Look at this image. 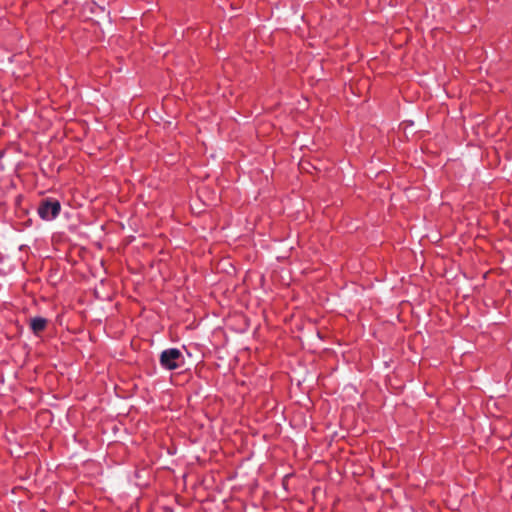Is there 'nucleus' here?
Segmentation results:
<instances>
[{"mask_svg": "<svg viewBox=\"0 0 512 512\" xmlns=\"http://www.w3.org/2000/svg\"><path fill=\"white\" fill-rule=\"evenodd\" d=\"M159 362L165 370H176L184 364V356L178 348H168L161 352Z\"/></svg>", "mask_w": 512, "mask_h": 512, "instance_id": "f257e3e1", "label": "nucleus"}, {"mask_svg": "<svg viewBox=\"0 0 512 512\" xmlns=\"http://www.w3.org/2000/svg\"><path fill=\"white\" fill-rule=\"evenodd\" d=\"M46 326L47 320L43 317H34L30 320V328L35 335H38L44 331Z\"/></svg>", "mask_w": 512, "mask_h": 512, "instance_id": "7ed1b4c3", "label": "nucleus"}, {"mask_svg": "<svg viewBox=\"0 0 512 512\" xmlns=\"http://www.w3.org/2000/svg\"><path fill=\"white\" fill-rule=\"evenodd\" d=\"M61 210V205L57 200L46 199L43 200L38 207V214L44 221L53 220Z\"/></svg>", "mask_w": 512, "mask_h": 512, "instance_id": "f03ea898", "label": "nucleus"}]
</instances>
